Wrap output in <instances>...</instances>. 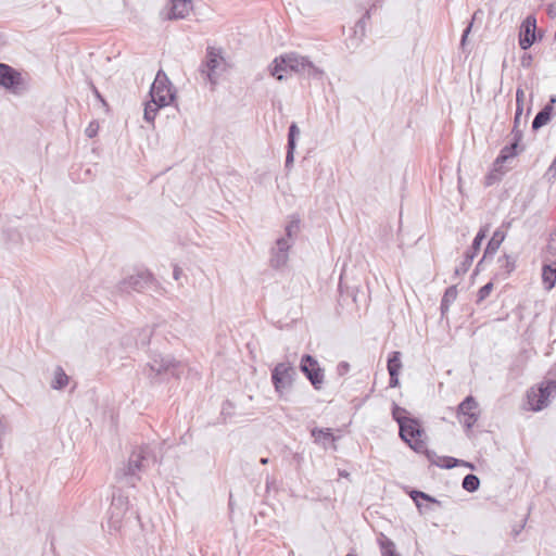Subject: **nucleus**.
<instances>
[{
	"instance_id": "obj_11",
	"label": "nucleus",
	"mask_w": 556,
	"mask_h": 556,
	"mask_svg": "<svg viewBox=\"0 0 556 556\" xmlns=\"http://www.w3.org/2000/svg\"><path fill=\"white\" fill-rule=\"evenodd\" d=\"M128 510V497L123 495L119 490L114 491L112 495V503L109 509V523L114 530H118L122 520Z\"/></svg>"
},
{
	"instance_id": "obj_51",
	"label": "nucleus",
	"mask_w": 556,
	"mask_h": 556,
	"mask_svg": "<svg viewBox=\"0 0 556 556\" xmlns=\"http://www.w3.org/2000/svg\"><path fill=\"white\" fill-rule=\"evenodd\" d=\"M531 61V56H527V58H522V65L525 66L526 64H529Z\"/></svg>"
},
{
	"instance_id": "obj_10",
	"label": "nucleus",
	"mask_w": 556,
	"mask_h": 556,
	"mask_svg": "<svg viewBox=\"0 0 556 556\" xmlns=\"http://www.w3.org/2000/svg\"><path fill=\"white\" fill-rule=\"evenodd\" d=\"M22 74L12 66L0 63V87L14 94H20L24 89Z\"/></svg>"
},
{
	"instance_id": "obj_17",
	"label": "nucleus",
	"mask_w": 556,
	"mask_h": 556,
	"mask_svg": "<svg viewBox=\"0 0 556 556\" xmlns=\"http://www.w3.org/2000/svg\"><path fill=\"white\" fill-rule=\"evenodd\" d=\"M504 239H505V232L503 230L496 229L493 232V236L491 237V239L489 240V242L486 244V248L484 250L482 258L477 264L476 270H480L482 264L488 258H492L496 254V252L500 249Z\"/></svg>"
},
{
	"instance_id": "obj_50",
	"label": "nucleus",
	"mask_w": 556,
	"mask_h": 556,
	"mask_svg": "<svg viewBox=\"0 0 556 556\" xmlns=\"http://www.w3.org/2000/svg\"><path fill=\"white\" fill-rule=\"evenodd\" d=\"M93 92H94V96L104 103V100H103L102 96L100 94V92L94 87H93Z\"/></svg>"
},
{
	"instance_id": "obj_31",
	"label": "nucleus",
	"mask_w": 556,
	"mask_h": 556,
	"mask_svg": "<svg viewBox=\"0 0 556 556\" xmlns=\"http://www.w3.org/2000/svg\"><path fill=\"white\" fill-rule=\"evenodd\" d=\"M392 417L397 422L399 426H401V422L404 424L405 420H408L410 418L408 412L404 407H401L395 403H393L392 407Z\"/></svg>"
},
{
	"instance_id": "obj_49",
	"label": "nucleus",
	"mask_w": 556,
	"mask_h": 556,
	"mask_svg": "<svg viewBox=\"0 0 556 556\" xmlns=\"http://www.w3.org/2000/svg\"><path fill=\"white\" fill-rule=\"evenodd\" d=\"M556 103V94L551 96L549 101L546 105H551V109L554 110V104Z\"/></svg>"
},
{
	"instance_id": "obj_24",
	"label": "nucleus",
	"mask_w": 556,
	"mask_h": 556,
	"mask_svg": "<svg viewBox=\"0 0 556 556\" xmlns=\"http://www.w3.org/2000/svg\"><path fill=\"white\" fill-rule=\"evenodd\" d=\"M456 298H457V288H456V286L448 287L445 290L444 295H443V298L441 300L440 308H441L442 315H444L448 311L451 304L456 300Z\"/></svg>"
},
{
	"instance_id": "obj_54",
	"label": "nucleus",
	"mask_w": 556,
	"mask_h": 556,
	"mask_svg": "<svg viewBox=\"0 0 556 556\" xmlns=\"http://www.w3.org/2000/svg\"><path fill=\"white\" fill-rule=\"evenodd\" d=\"M519 531L518 529H515V535H518Z\"/></svg>"
},
{
	"instance_id": "obj_3",
	"label": "nucleus",
	"mask_w": 556,
	"mask_h": 556,
	"mask_svg": "<svg viewBox=\"0 0 556 556\" xmlns=\"http://www.w3.org/2000/svg\"><path fill=\"white\" fill-rule=\"evenodd\" d=\"M400 438L415 452L426 451V432L419 419L410 417L399 426Z\"/></svg>"
},
{
	"instance_id": "obj_8",
	"label": "nucleus",
	"mask_w": 556,
	"mask_h": 556,
	"mask_svg": "<svg viewBox=\"0 0 556 556\" xmlns=\"http://www.w3.org/2000/svg\"><path fill=\"white\" fill-rule=\"evenodd\" d=\"M152 285L159 287V283L154 279L152 273H150L149 270H140L119 281V283L117 285V290L119 292L126 293H129L131 291L141 292L142 290Z\"/></svg>"
},
{
	"instance_id": "obj_27",
	"label": "nucleus",
	"mask_w": 556,
	"mask_h": 556,
	"mask_svg": "<svg viewBox=\"0 0 556 556\" xmlns=\"http://www.w3.org/2000/svg\"><path fill=\"white\" fill-rule=\"evenodd\" d=\"M542 278L544 283L546 285V288L551 290L556 282V268H554L552 265H544Z\"/></svg>"
},
{
	"instance_id": "obj_45",
	"label": "nucleus",
	"mask_w": 556,
	"mask_h": 556,
	"mask_svg": "<svg viewBox=\"0 0 556 556\" xmlns=\"http://www.w3.org/2000/svg\"><path fill=\"white\" fill-rule=\"evenodd\" d=\"M547 15L552 18L556 16V2L547 5Z\"/></svg>"
},
{
	"instance_id": "obj_18",
	"label": "nucleus",
	"mask_w": 556,
	"mask_h": 556,
	"mask_svg": "<svg viewBox=\"0 0 556 556\" xmlns=\"http://www.w3.org/2000/svg\"><path fill=\"white\" fill-rule=\"evenodd\" d=\"M192 10L191 0H170L168 20H180L189 15Z\"/></svg>"
},
{
	"instance_id": "obj_35",
	"label": "nucleus",
	"mask_w": 556,
	"mask_h": 556,
	"mask_svg": "<svg viewBox=\"0 0 556 556\" xmlns=\"http://www.w3.org/2000/svg\"><path fill=\"white\" fill-rule=\"evenodd\" d=\"M370 11L371 9L367 10L364 15L356 22L355 24V34H359L361 36L365 35L366 29V21L370 18Z\"/></svg>"
},
{
	"instance_id": "obj_25",
	"label": "nucleus",
	"mask_w": 556,
	"mask_h": 556,
	"mask_svg": "<svg viewBox=\"0 0 556 556\" xmlns=\"http://www.w3.org/2000/svg\"><path fill=\"white\" fill-rule=\"evenodd\" d=\"M289 260V253L287 252H280L279 250L271 249V255H270V266L273 268L279 269L283 267Z\"/></svg>"
},
{
	"instance_id": "obj_23",
	"label": "nucleus",
	"mask_w": 556,
	"mask_h": 556,
	"mask_svg": "<svg viewBox=\"0 0 556 556\" xmlns=\"http://www.w3.org/2000/svg\"><path fill=\"white\" fill-rule=\"evenodd\" d=\"M378 543L382 556H400L396 552L394 542L384 534L380 535Z\"/></svg>"
},
{
	"instance_id": "obj_38",
	"label": "nucleus",
	"mask_w": 556,
	"mask_h": 556,
	"mask_svg": "<svg viewBox=\"0 0 556 556\" xmlns=\"http://www.w3.org/2000/svg\"><path fill=\"white\" fill-rule=\"evenodd\" d=\"M293 241L289 240L286 237H280L276 240V245L274 249L279 250L280 252L289 253L290 248L292 247Z\"/></svg>"
},
{
	"instance_id": "obj_9",
	"label": "nucleus",
	"mask_w": 556,
	"mask_h": 556,
	"mask_svg": "<svg viewBox=\"0 0 556 556\" xmlns=\"http://www.w3.org/2000/svg\"><path fill=\"white\" fill-rule=\"evenodd\" d=\"M300 370L312 383L315 390H320L323 388L325 374L316 358L309 354H304L300 362Z\"/></svg>"
},
{
	"instance_id": "obj_26",
	"label": "nucleus",
	"mask_w": 556,
	"mask_h": 556,
	"mask_svg": "<svg viewBox=\"0 0 556 556\" xmlns=\"http://www.w3.org/2000/svg\"><path fill=\"white\" fill-rule=\"evenodd\" d=\"M387 366L389 374H400V370L402 368L401 352H392L388 357Z\"/></svg>"
},
{
	"instance_id": "obj_14",
	"label": "nucleus",
	"mask_w": 556,
	"mask_h": 556,
	"mask_svg": "<svg viewBox=\"0 0 556 556\" xmlns=\"http://www.w3.org/2000/svg\"><path fill=\"white\" fill-rule=\"evenodd\" d=\"M536 41V18L528 15L521 23L519 29V46L528 50Z\"/></svg>"
},
{
	"instance_id": "obj_28",
	"label": "nucleus",
	"mask_w": 556,
	"mask_h": 556,
	"mask_svg": "<svg viewBox=\"0 0 556 556\" xmlns=\"http://www.w3.org/2000/svg\"><path fill=\"white\" fill-rule=\"evenodd\" d=\"M462 486L470 493L476 492L480 486V480L476 475L468 473L464 477Z\"/></svg>"
},
{
	"instance_id": "obj_1",
	"label": "nucleus",
	"mask_w": 556,
	"mask_h": 556,
	"mask_svg": "<svg viewBox=\"0 0 556 556\" xmlns=\"http://www.w3.org/2000/svg\"><path fill=\"white\" fill-rule=\"evenodd\" d=\"M273 77L283 80L288 72H293L308 78L321 79L324 71L313 64L308 58L296 52H290L275 58L268 66Z\"/></svg>"
},
{
	"instance_id": "obj_39",
	"label": "nucleus",
	"mask_w": 556,
	"mask_h": 556,
	"mask_svg": "<svg viewBox=\"0 0 556 556\" xmlns=\"http://www.w3.org/2000/svg\"><path fill=\"white\" fill-rule=\"evenodd\" d=\"M492 289H493L492 282H488L483 287H481L477 294V303H480L483 300H485L490 295Z\"/></svg>"
},
{
	"instance_id": "obj_6",
	"label": "nucleus",
	"mask_w": 556,
	"mask_h": 556,
	"mask_svg": "<svg viewBox=\"0 0 556 556\" xmlns=\"http://www.w3.org/2000/svg\"><path fill=\"white\" fill-rule=\"evenodd\" d=\"M556 395V380H545L531 388L527 393L530 408L540 412L549 403V397Z\"/></svg>"
},
{
	"instance_id": "obj_34",
	"label": "nucleus",
	"mask_w": 556,
	"mask_h": 556,
	"mask_svg": "<svg viewBox=\"0 0 556 556\" xmlns=\"http://www.w3.org/2000/svg\"><path fill=\"white\" fill-rule=\"evenodd\" d=\"M500 267L505 270V274L508 275L515 269V260L505 254L498 258Z\"/></svg>"
},
{
	"instance_id": "obj_12",
	"label": "nucleus",
	"mask_w": 556,
	"mask_h": 556,
	"mask_svg": "<svg viewBox=\"0 0 556 556\" xmlns=\"http://www.w3.org/2000/svg\"><path fill=\"white\" fill-rule=\"evenodd\" d=\"M489 231V226L481 227L478 233L476 235L471 247L465 252L464 261L456 266L455 268V276H462L465 275L468 269L470 268L473 258L476 257L477 253L479 252L482 241L485 239L486 233Z\"/></svg>"
},
{
	"instance_id": "obj_53",
	"label": "nucleus",
	"mask_w": 556,
	"mask_h": 556,
	"mask_svg": "<svg viewBox=\"0 0 556 556\" xmlns=\"http://www.w3.org/2000/svg\"><path fill=\"white\" fill-rule=\"evenodd\" d=\"M340 476L348 478L350 475L346 471H340Z\"/></svg>"
},
{
	"instance_id": "obj_4",
	"label": "nucleus",
	"mask_w": 556,
	"mask_h": 556,
	"mask_svg": "<svg viewBox=\"0 0 556 556\" xmlns=\"http://www.w3.org/2000/svg\"><path fill=\"white\" fill-rule=\"evenodd\" d=\"M184 371V366L172 356L155 355L147 365V376L156 380L161 376H173L178 378Z\"/></svg>"
},
{
	"instance_id": "obj_2",
	"label": "nucleus",
	"mask_w": 556,
	"mask_h": 556,
	"mask_svg": "<svg viewBox=\"0 0 556 556\" xmlns=\"http://www.w3.org/2000/svg\"><path fill=\"white\" fill-rule=\"evenodd\" d=\"M150 456L151 450L148 446L135 450L130 454L127 464H124L122 468L116 470L117 481L128 486H135L137 481L140 480L139 473L149 466Z\"/></svg>"
},
{
	"instance_id": "obj_20",
	"label": "nucleus",
	"mask_w": 556,
	"mask_h": 556,
	"mask_svg": "<svg viewBox=\"0 0 556 556\" xmlns=\"http://www.w3.org/2000/svg\"><path fill=\"white\" fill-rule=\"evenodd\" d=\"M553 109L551 105H544L542 110H540L532 121V130L536 131L543 126H545L552 118Z\"/></svg>"
},
{
	"instance_id": "obj_40",
	"label": "nucleus",
	"mask_w": 556,
	"mask_h": 556,
	"mask_svg": "<svg viewBox=\"0 0 556 556\" xmlns=\"http://www.w3.org/2000/svg\"><path fill=\"white\" fill-rule=\"evenodd\" d=\"M99 131V124L96 121H92L89 123L87 128L85 129V134L88 138H93L98 135Z\"/></svg>"
},
{
	"instance_id": "obj_22",
	"label": "nucleus",
	"mask_w": 556,
	"mask_h": 556,
	"mask_svg": "<svg viewBox=\"0 0 556 556\" xmlns=\"http://www.w3.org/2000/svg\"><path fill=\"white\" fill-rule=\"evenodd\" d=\"M311 434L315 439V442L320 443L324 446H326L328 442H334L336 440L330 428H314L312 429Z\"/></svg>"
},
{
	"instance_id": "obj_29",
	"label": "nucleus",
	"mask_w": 556,
	"mask_h": 556,
	"mask_svg": "<svg viewBox=\"0 0 556 556\" xmlns=\"http://www.w3.org/2000/svg\"><path fill=\"white\" fill-rule=\"evenodd\" d=\"M522 112H523V110H521V108H516V112H515V116H514V125H513V129L510 132L511 137H517V138L523 137V131L520 128Z\"/></svg>"
},
{
	"instance_id": "obj_15",
	"label": "nucleus",
	"mask_w": 556,
	"mask_h": 556,
	"mask_svg": "<svg viewBox=\"0 0 556 556\" xmlns=\"http://www.w3.org/2000/svg\"><path fill=\"white\" fill-rule=\"evenodd\" d=\"M222 56L218 50L213 47L206 49L205 60L200 66V73L211 83L216 84L215 71L219 65Z\"/></svg>"
},
{
	"instance_id": "obj_7",
	"label": "nucleus",
	"mask_w": 556,
	"mask_h": 556,
	"mask_svg": "<svg viewBox=\"0 0 556 556\" xmlns=\"http://www.w3.org/2000/svg\"><path fill=\"white\" fill-rule=\"evenodd\" d=\"M298 376L295 367L289 362L278 363L271 370V382L279 395L288 392Z\"/></svg>"
},
{
	"instance_id": "obj_30",
	"label": "nucleus",
	"mask_w": 556,
	"mask_h": 556,
	"mask_svg": "<svg viewBox=\"0 0 556 556\" xmlns=\"http://www.w3.org/2000/svg\"><path fill=\"white\" fill-rule=\"evenodd\" d=\"M299 231H300V219L293 217L286 226L283 237L293 241V239L296 237Z\"/></svg>"
},
{
	"instance_id": "obj_37",
	"label": "nucleus",
	"mask_w": 556,
	"mask_h": 556,
	"mask_svg": "<svg viewBox=\"0 0 556 556\" xmlns=\"http://www.w3.org/2000/svg\"><path fill=\"white\" fill-rule=\"evenodd\" d=\"M151 334L152 330L150 328L142 329L137 339V345L141 348L147 346L150 343Z\"/></svg>"
},
{
	"instance_id": "obj_5",
	"label": "nucleus",
	"mask_w": 556,
	"mask_h": 556,
	"mask_svg": "<svg viewBox=\"0 0 556 556\" xmlns=\"http://www.w3.org/2000/svg\"><path fill=\"white\" fill-rule=\"evenodd\" d=\"M149 94L157 106H167L174 101L175 89L164 71L160 70L156 73Z\"/></svg>"
},
{
	"instance_id": "obj_44",
	"label": "nucleus",
	"mask_w": 556,
	"mask_h": 556,
	"mask_svg": "<svg viewBox=\"0 0 556 556\" xmlns=\"http://www.w3.org/2000/svg\"><path fill=\"white\" fill-rule=\"evenodd\" d=\"M390 375V380H389V386L390 388H395L399 386V374H389Z\"/></svg>"
},
{
	"instance_id": "obj_41",
	"label": "nucleus",
	"mask_w": 556,
	"mask_h": 556,
	"mask_svg": "<svg viewBox=\"0 0 556 556\" xmlns=\"http://www.w3.org/2000/svg\"><path fill=\"white\" fill-rule=\"evenodd\" d=\"M422 453L427 456L428 460H429L431 464L437 465V466H439V467H440V465H441V463H440V462H441L442 457L438 456L435 452H433V451H429V450L426 447V451H424Z\"/></svg>"
},
{
	"instance_id": "obj_19",
	"label": "nucleus",
	"mask_w": 556,
	"mask_h": 556,
	"mask_svg": "<svg viewBox=\"0 0 556 556\" xmlns=\"http://www.w3.org/2000/svg\"><path fill=\"white\" fill-rule=\"evenodd\" d=\"M300 135V129L296 123H291L288 131V142H287V155H286V167H289L293 164L294 161V150L296 147V138Z\"/></svg>"
},
{
	"instance_id": "obj_16",
	"label": "nucleus",
	"mask_w": 556,
	"mask_h": 556,
	"mask_svg": "<svg viewBox=\"0 0 556 556\" xmlns=\"http://www.w3.org/2000/svg\"><path fill=\"white\" fill-rule=\"evenodd\" d=\"M522 138L511 137L509 144L505 146L495 160V166L506 163L508 160L517 156L525 150V146L520 144Z\"/></svg>"
},
{
	"instance_id": "obj_32",
	"label": "nucleus",
	"mask_w": 556,
	"mask_h": 556,
	"mask_svg": "<svg viewBox=\"0 0 556 556\" xmlns=\"http://www.w3.org/2000/svg\"><path fill=\"white\" fill-rule=\"evenodd\" d=\"M440 463H441L440 467L445 468V469H452L458 465H465V466L472 468L471 464L466 463L464 460H459V459L451 457V456L442 457Z\"/></svg>"
},
{
	"instance_id": "obj_47",
	"label": "nucleus",
	"mask_w": 556,
	"mask_h": 556,
	"mask_svg": "<svg viewBox=\"0 0 556 556\" xmlns=\"http://www.w3.org/2000/svg\"><path fill=\"white\" fill-rule=\"evenodd\" d=\"M470 30H471V23L463 31L462 41H460L462 46L465 45L467 36L469 35Z\"/></svg>"
},
{
	"instance_id": "obj_13",
	"label": "nucleus",
	"mask_w": 556,
	"mask_h": 556,
	"mask_svg": "<svg viewBox=\"0 0 556 556\" xmlns=\"http://www.w3.org/2000/svg\"><path fill=\"white\" fill-rule=\"evenodd\" d=\"M459 421L464 425L466 431L471 430L479 418L478 402L471 395H468L457 408Z\"/></svg>"
},
{
	"instance_id": "obj_52",
	"label": "nucleus",
	"mask_w": 556,
	"mask_h": 556,
	"mask_svg": "<svg viewBox=\"0 0 556 556\" xmlns=\"http://www.w3.org/2000/svg\"><path fill=\"white\" fill-rule=\"evenodd\" d=\"M260 463H261L262 465H266V464H268V458H267V457H262V458L260 459Z\"/></svg>"
},
{
	"instance_id": "obj_33",
	"label": "nucleus",
	"mask_w": 556,
	"mask_h": 556,
	"mask_svg": "<svg viewBox=\"0 0 556 556\" xmlns=\"http://www.w3.org/2000/svg\"><path fill=\"white\" fill-rule=\"evenodd\" d=\"M163 106H157L156 103H153L152 100L146 104L143 117L148 123H153L154 118L156 116V112L159 109H162Z\"/></svg>"
},
{
	"instance_id": "obj_21",
	"label": "nucleus",
	"mask_w": 556,
	"mask_h": 556,
	"mask_svg": "<svg viewBox=\"0 0 556 556\" xmlns=\"http://www.w3.org/2000/svg\"><path fill=\"white\" fill-rule=\"evenodd\" d=\"M70 381V377L66 375L61 366H56L54 369V377L51 382V388L54 390H63Z\"/></svg>"
},
{
	"instance_id": "obj_46",
	"label": "nucleus",
	"mask_w": 556,
	"mask_h": 556,
	"mask_svg": "<svg viewBox=\"0 0 556 556\" xmlns=\"http://www.w3.org/2000/svg\"><path fill=\"white\" fill-rule=\"evenodd\" d=\"M4 433H5V425H4V421L2 420V418L0 417V450L3 446L2 438H3Z\"/></svg>"
},
{
	"instance_id": "obj_36",
	"label": "nucleus",
	"mask_w": 556,
	"mask_h": 556,
	"mask_svg": "<svg viewBox=\"0 0 556 556\" xmlns=\"http://www.w3.org/2000/svg\"><path fill=\"white\" fill-rule=\"evenodd\" d=\"M410 497L414 500V502L416 503L417 506H419V503H418V498H422L427 502H430V503H439L434 497H432L431 495L422 492V491H418V490H414L412 493H410Z\"/></svg>"
},
{
	"instance_id": "obj_43",
	"label": "nucleus",
	"mask_w": 556,
	"mask_h": 556,
	"mask_svg": "<svg viewBox=\"0 0 556 556\" xmlns=\"http://www.w3.org/2000/svg\"><path fill=\"white\" fill-rule=\"evenodd\" d=\"M523 98H525L523 90L518 88L516 91V108H521V110H523Z\"/></svg>"
},
{
	"instance_id": "obj_48",
	"label": "nucleus",
	"mask_w": 556,
	"mask_h": 556,
	"mask_svg": "<svg viewBox=\"0 0 556 556\" xmlns=\"http://www.w3.org/2000/svg\"><path fill=\"white\" fill-rule=\"evenodd\" d=\"M181 275H182V269H181L179 266L175 265V266H174V270H173V277H174V279H175V280H179V278H180V276H181Z\"/></svg>"
},
{
	"instance_id": "obj_42",
	"label": "nucleus",
	"mask_w": 556,
	"mask_h": 556,
	"mask_svg": "<svg viewBox=\"0 0 556 556\" xmlns=\"http://www.w3.org/2000/svg\"><path fill=\"white\" fill-rule=\"evenodd\" d=\"M350 370V364L348 362H340L338 365H337V374L339 376H344L349 372Z\"/></svg>"
}]
</instances>
